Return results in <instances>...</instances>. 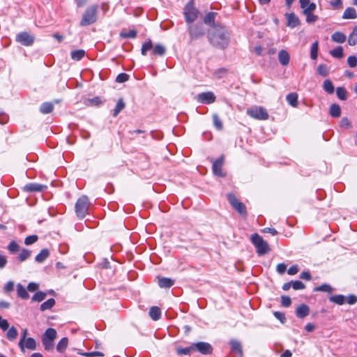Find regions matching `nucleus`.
I'll return each mask as SVG.
<instances>
[{"mask_svg": "<svg viewBox=\"0 0 357 357\" xmlns=\"http://www.w3.org/2000/svg\"><path fill=\"white\" fill-rule=\"evenodd\" d=\"M208 40L214 47L224 50L229 43V33L222 25L208 31Z\"/></svg>", "mask_w": 357, "mask_h": 357, "instance_id": "nucleus-1", "label": "nucleus"}, {"mask_svg": "<svg viewBox=\"0 0 357 357\" xmlns=\"http://www.w3.org/2000/svg\"><path fill=\"white\" fill-rule=\"evenodd\" d=\"M56 331L54 328H48L42 335V344L47 351L54 349V342L56 338Z\"/></svg>", "mask_w": 357, "mask_h": 357, "instance_id": "nucleus-2", "label": "nucleus"}, {"mask_svg": "<svg viewBox=\"0 0 357 357\" xmlns=\"http://www.w3.org/2000/svg\"><path fill=\"white\" fill-rule=\"evenodd\" d=\"M98 9V5H93L89 7L83 14L80 25L82 26H86L93 24L97 20Z\"/></svg>", "mask_w": 357, "mask_h": 357, "instance_id": "nucleus-3", "label": "nucleus"}, {"mask_svg": "<svg viewBox=\"0 0 357 357\" xmlns=\"http://www.w3.org/2000/svg\"><path fill=\"white\" fill-rule=\"evenodd\" d=\"M251 241L257 248V252L259 255H264L270 251L268 244L259 234H252Z\"/></svg>", "mask_w": 357, "mask_h": 357, "instance_id": "nucleus-4", "label": "nucleus"}, {"mask_svg": "<svg viewBox=\"0 0 357 357\" xmlns=\"http://www.w3.org/2000/svg\"><path fill=\"white\" fill-rule=\"evenodd\" d=\"M89 206V199L86 196L83 195L77 199L75 204V212L79 219L84 218L88 213Z\"/></svg>", "mask_w": 357, "mask_h": 357, "instance_id": "nucleus-5", "label": "nucleus"}, {"mask_svg": "<svg viewBox=\"0 0 357 357\" xmlns=\"http://www.w3.org/2000/svg\"><path fill=\"white\" fill-rule=\"evenodd\" d=\"M198 13L199 11L195 7L193 0H191L185 6L184 8L183 14L186 23L188 24L193 23V22L197 19Z\"/></svg>", "mask_w": 357, "mask_h": 357, "instance_id": "nucleus-6", "label": "nucleus"}, {"mask_svg": "<svg viewBox=\"0 0 357 357\" xmlns=\"http://www.w3.org/2000/svg\"><path fill=\"white\" fill-rule=\"evenodd\" d=\"M188 31L191 40L199 39L205 35V29L201 24H188Z\"/></svg>", "mask_w": 357, "mask_h": 357, "instance_id": "nucleus-7", "label": "nucleus"}, {"mask_svg": "<svg viewBox=\"0 0 357 357\" xmlns=\"http://www.w3.org/2000/svg\"><path fill=\"white\" fill-rule=\"evenodd\" d=\"M227 199L231 206L235 209L240 215L245 216L247 215L245 205L240 202L234 194L229 193L227 195Z\"/></svg>", "mask_w": 357, "mask_h": 357, "instance_id": "nucleus-8", "label": "nucleus"}, {"mask_svg": "<svg viewBox=\"0 0 357 357\" xmlns=\"http://www.w3.org/2000/svg\"><path fill=\"white\" fill-rule=\"evenodd\" d=\"M247 114L253 119L257 120H266L268 118V114L266 109L262 107H252L247 110Z\"/></svg>", "mask_w": 357, "mask_h": 357, "instance_id": "nucleus-9", "label": "nucleus"}, {"mask_svg": "<svg viewBox=\"0 0 357 357\" xmlns=\"http://www.w3.org/2000/svg\"><path fill=\"white\" fill-rule=\"evenodd\" d=\"M35 40L34 36L28 32L22 31L17 34L15 40L24 46H31Z\"/></svg>", "mask_w": 357, "mask_h": 357, "instance_id": "nucleus-10", "label": "nucleus"}, {"mask_svg": "<svg viewBox=\"0 0 357 357\" xmlns=\"http://www.w3.org/2000/svg\"><path fill=\"white\" fill-rule=\"evenodd\" d=\"M194 351H197L202 354H211L213 351L212 346L205 342H199L193 344Z\"/></svg>", "mask_w": 357, "mask_h": 357, "instance_id": "nucleus-11", "label": "nucleus"}, {"mask_svg": "<svg viewBox=\"0 0 357 357\" xmlns=\"http://www.w3.org/2000/svg\"><path fill=\"white\" fill-rule=\"evenodd\" d=\"M224 164V156L221 155L219 158L214 160L212 165V170L215 175L224 177L225 174L222 172V166Z\"/></svg>", "mask_w": 357, "mask_h": 357, "instance_id": "nucleus-12", "label": "nucleus"}, {"mask_svg": "<svg viewBox=\"0 0 357 357\" xmlns=\"http://www.w3.org/2000/svg\"><path fill=\"white\" fill-rule=\"evenodd\" d=\"M197 101L204 104H211L215 101V96L213 92L201 93L197 96Z\"/></svg>", "mask_w": 357, "mask_h": 357, "instance_id": "nucleus-13", "label": "nucleus"}, {"mask_svg": "<svg viewBox=\"0 0 357 357\" xmlns=\"http://www.w3.org/2000/svg\"><path fill=\"white\" fill-rule=\"evenodd\" d=\"M316 9V4L312 3V4L305 10H303V14L306 16V22L307 23H313L318 20V16L313 14V12Z\"/></svg>", "mask_w": 357, "mask_h": 357, "instance_id": "nucleus-14", "label": "nucleus"}, {"mask_svg": "<svg viewBox=\"0 0 357 357\" xmlns=\"http://www.w3.org/2000/svg\"><path fill=\"white\" fill-rule=\"evenodd\" d=\"M217 15L218 13L215 12H209L206 13L203 19L204 23L213 29L221 26V24L215 23V17Z\"/></svg>", "mask_w": 357, "mask_h": 357, "instance_id": "nucleus-15", "label": "nucleus"}, {"mask_svg": "<svg viewBox=\"0 0 357 357\" xmlns=\"http://www.w3.org/2000/svg\"><path fill=\"white\" fill-rule=\"evenodd\" d=\"M46 188V185L36 183H28L24 188V190L26 192H42Z\"/></svg>", "mask_w": 357, "mask_h": 357, "instance_id": "nucleus-16", "label": "nucleus"}, {"mask_svg": "<svg viewBox=\"0 0 357 357\" xmlns=\"http://www.w3.org/2000/svg\"><path fill=\"white\" fill-rule=\"evenodd\" d=\"M286 17L288 26L295 28L300 25V20L294 13H287Z\"/></svg>", "mask_w": 357, "mask_h": 357, "instance_id": "nucleus-17", "label": "nucleus"}, {"mask_svg": "<svg viewBox=\"0 0 357 357\" xmlns=\"http://www.w3.org/2000/svg\"><path fill=\"white\" fill-rule=\"evenodd\" d=\"M310 313V307L305 304L300 305L296 310V315L298 318L303 319Z\"/></svg>", "mask_w": 357, "mask_h": 357, "instance_id": "nucleus-18", "label": "nucleus"}, {"mask_svg": "<svg viewBox=\"0 0 357 357\" xmlns=\"http://www.w3.org/2000/svg\"><path fill=\"white\" fill-rule=\"evenodd\" d=\"M229 345H230L231 351L239 355L240 356H243L242 345L239 341H238L236 340H231L229 342Z\"/></svg>", "mask_w": 357, "mask_h": 357, "instance_id": "nucleus-19", "label": "nucleus"}, {"mask_svg": "<svg viewBox=\"0 0 357 357\" xmlns=\"http://www.w3.org/2000/svg\"><path fill=\"white\" fill-rule=\"evenodd\" d=\"M290 56L287 51L282 50L278 53V60L282 66H287L289 63Z\"/></svg>", "mask_w": 357, "mask_h": 357, "instance_id": "nucleus-20", "label": "nucleus"}, {"mask_svg": "<svg viewBox=\"0 0 357 357\" xmlns=\"http://www.w3.org/2000/svg\"><path fill=\"white\" fill-rule=\"evenodd\" d=\"M149 314L153 320L157 321L161 317V310L158 307L153 306L150 308Z\"/></svg>", "mask_w": 357, "mask_h": 357, "instance_id": "nucleus-21", "label": "nucleus"}, {"mask_svg": "<svg viewBox=\"0 0 357 357\" xmlns=\"http://www.w3.org/2000/svg\"><path fill=\"white\" fill-rule=\"evenodd\" d=\"M50 255V251L47 248L43 249L36 256L35 260L38 263H43Z\"/></svg>", "mask_w": 357, "mask_h": 357, "instance_id": "nucleus-22", "label": "nucleus"}, {"mask_svg": "<svg viewBox=\"0 0 357 357\" xmlns=\"http://www.w3.org/2000/svg\"><path fill=\"white\" fill-rule=\"evenodd\" d=\"M329 114L333 117H340L341 115V108L338 104L333 103L331 105Z\"/></svg>", "mask_w": 357, "mask_h": 357, "instance_id": "nucleus-23", "label": "nucleus"}, {"mask_svg": "<svg viewBox=\"0 0 357 357\" xmlns=\"http://www.w3.org/2000/svg\"><path fill=\"white\" fill-rule=\"evenodd\" d=\"M357 17V14L355 8L352 7L347 8L343 13L342 18L343 19H356Z\"/></svg>", "mask_w": 357, "mask_h": 357, "instance_id": "nucleus-24", "label": "nucleus"}, {"mask_svg": "<svg viewBox=\"0 0 357 357\" xmlns=\"http://www.w3.org/2000/svg\"><path fill=\"white\" fill-rule=\"evenodd\" d=\"M346 39H347L346 36L343 33L340 32V31H336L331 36V40L333 42L338 43H344L346 41Z\"/></svg>", "mask_w": 357, "mask_h": 357, "instance_id": "nucleus-25", "label": "nucleus"}, {"mask_svg": "<svg viewBox=\"0 0 357 357\" xmlns=\"http://www.w3.org/2000/svg\"><path fill=\"white\" fill-rule=\"evenodd\" d=\"M174 281L168 278H162L158 280V285L161 288H169L173 286Z\"/></svg>", "mask_w": 357, "mask_h": 357, "instance_id": "nucleus-26", "label": "nucleus"}, {"mask_svg": "<svg viewBox=\"0 0 357 357\" xmlns=\"http://www.w3.org/2000/svg\"><path fill=\"white\" fill-rule=\"evenodd\" d=\"M126 103L122 98H119L114 109L113 116L116 117L125 108Z\"/></svg>", "mask_w": 357, "mask_h": 357, "instance_id": "nucleus-27", "label": "nucleus"}, {"mask_svg": "<svg viewBox=\"0 0 357 357\" xmlns=\"http://www.w3.org/2000/svg\"><path fill=\"white\" fill-rule=\"evenodd\" d=\"M24 349H27L31 351L36 350L37 348L36 341L33 337H28L24 340Z\"/></svg>", "mask_w": 357, "mask_h": 357, "instance_id": "nucleus-28", "label": "nucleus"}, {"mask_svg": "<svg viewBox=\"0 0 357 357\" xmlns=\"http://www.w3.org/2000/svg\"><path fill=\"white\" fill-rule=\"evenodd\" d=\"M54 105L52 102H46L43 103L40 107V112L42 114H50L53 111Z\"/></svg>", "mask_w": 357, "mask_h": 357, "instance_id": "nucleus-29", "label": "nucleus"}, {"mask_svg": "<svg viewBox=\"0 0 357 357\" xmlns=\"http://www.w3.org/2000/svg\"><path fill=\"white\" fill-rule=\"evenodd\" d=\"M17 296L22 299H27L29 297L28 292L20 283L17 284Z\"/></svg>", "mask_w": 357, "mask_h": 357, "instance_id": "nucleus-30", "label": "nucleus"}, {"mask_svg": "<svg viewBox=\"0 0 357 357\" xmlns=\"http://www.w3.org/2000/svg\"><path fill=\"white\" fill-rule=\"evenodd\" d=\"M323 89L329 94H333L335 87L333 82L330 79H325L323 83Z\"/></svg>", "mask_w": 357, "mask_h": 357, "instance_id": "nucleus-31", "label": "nucleus"}, {"mask_svg": "<svg viewBox=\"0 0 357 357\" xmlns=\"http://www.w3.org/2000/svg\"><path fill=\"white\" fill-rule=\"evenodd\" d=\"M287 101L292 107H296L298 105V95L296 93H290L286 97Z\"/></svg>", "mask_w": 357, "mask_h": 357, "instance_id": "nucleus-32", "label": "nucleus"}, {"mask_svg": "<svg viewBox=\"0 0 357 357\" xmlns=\"http://www.w3.org/2000/svg\"><path fill=\"white\" fill-rule=\"evenodd\" d=\"M165 52H166V48L164 45H162L161 44H156L153 47L152 53L154 55L163 56L165 54Z\"/></svg>", "mask_w": 357, "mask_h": 357, "instance_id": "nucleus-33", "label": "nucleus"}, {"mask_svg": "<svg viewBox=\"0 0 357 357\" xmlns=\"http://www.w3.org/2000/svg\"><path fill=\"white\" fill-rule=\"evenodd\" d=\"M71 58L75 61H79L85 56V51L84 50H77L72 51Z\"/></svg>", "mask_w": 357, "mask_h": 357, "instance_id": "nucleus-34", "label": "nucleus"}, {"mask_svg": "<svg viewBox=\"0 0 357 357\" xmlns=\"http://www.w3.org/2000/svg\"><path fill=\"white\" fill-rule=\"evenodd\" d=\"M55 305V300L54 298H49L40 305V310L41 311H45L51 309Z\"/></svg>", "mask_w": 357, "mask_h": 357, "instance_id": "nucleus-35", "label": "nucleus"}, {"mask_svg": "<svg viewBox=\"0 0 357 357\" xmlns=\"http://www.w3.org/2000/svg\"><path fill=\"white\" fill-rule=\"evenodd\" d=\"M68 344V339L67 337H63L57 344L56 350L60 353L63 352L67 348Z\"/></svg>", "mask_w": 357, "mask_h": 357, "instance_id": "nucleus-36", "label": "nucleus"}, {"mask_svg": "<svg viewBox=\"0 0 357 357\" xmlns=\"http://www.w3.org/2000/svg\"><path fill=\"white\" fill-rule=\"evenodd\" d=\"M329 301L337 305H343L345 303V296L341 294L332 296Z\"/></svg>", "mask_w": 357, "mask_h": 357, "instance_id": "nucleus-37", "label": "nucleus"}, {"mask_svg": "<svg viewBox=\"0 0 357 357\" xmlns=\"http://www.w3.org/2000/svg\"><path fill=\"white\" fill-rule=\"evenodd\" d=\"M319 43L317 40L314 42L310 48V58L313 60L317 59L318 55Z\"/></svg>", "mask_w": 357, "mask_h": 357, "instance_id": "nucleus-38", "label": "nucleus"}, {"mask_svg": "<svg viewBox=\"0 0 357 357\" xmlns=\"http://www.w3.org/2000/svg\"><path fill=\"white\" fill-rule=\"evenodd\" d=\"M330 54L335 58H342L344 56L343 48L341 46H338L336 48L331 50Z\"/></svg>", "mask_w": 357, "mask_h": 357, "instance_id": "nucleus-39", "label": "nucleus"}, {"mask_svg": "<svg viewBox=\"0 0 357 357\" xmlns=\"http://www.w3.org/2000/svg\"><path fill=\"white\" fill-rule=\"evenodd\" d=\"M349 45L354 46L357 44V26H356L353 31L350 33L348 39Z\"/></svg>", "mask_w": 357, "mask_h": 357, "instance_id": "nucleus-40", "label": "nucleus"}, {"mask_svg": "<svg viewBox=\"0 0 357 357\" xmlns=\"http://www.w3.org/2000/svg\"><path fill=\"white\" fill-rule=\"evenodd\" d=\"M336 94L341 100H345L347 98V90L342 86H339L336 89Z\"/></svg>", "mask_w": 357, "mask_h": 357, "instance_id": "nucleus-41", "label": "nucleus"}, {"mask_svg": "<svg viewBox=\"0 0 357 357\" xmlns=\"http://www.w3.org/2000/svg\"><path fill=\"white\" fill-rule=\"evenodd\" d=\"M17 335H18L17 330L14 326H12L8 328V331L6 333V337L9 340L13 341L17 338Z\"/></svg>", "mask_w": 357, "mask_h": 357, "instance_id": "nucleus-42", "label": "nucleus"}, {"mask_svg": "<svg viewBox=\"0 0 357 357\" xmlns=\"http://www.w3.org/2000/svg\"><path fill=\"white\" fill-rule=\"evenodd\" d=\"M151 49H153V44L152 41L149 39L142 44L141 53L143 56H146L147 51L151 50Z\"/></svg>", "mask_w": 357, "mask_h": 357, "instance_id": "nucleus-43", "label": "nucleus"}, {"mask_svg": "<svg viewBox=\"0 0 357 357\" xmlns=\"http://www.w3.org/2000/svg\"><path fill=\"white\" fill-rule=\"evenodd\" d=\"M317 73L321 77H326L329 74V70L326 65L319 64L317 67Z\"/></svg>", "mask_w": 357, "mask_h": 357, "instance_id": "nucleus-44", "label": "nucleus"}, {"mask_svg": "<svg viewBox=\"0 0 357 357\" xmlns=\"http://www.w3.org/2000/svg\"><path fill=\"white\" fill-rule=\"evenodd\" d=\"M27 334H28V330L26 328H25L22 335H21V338L18 342V346L21 350L22 352H24V340H26L28 337H26L27 336Z\"/></svg>", "mask_w": 357, "mask_h": 357, "instance_id": "nucleus-45", "label": "nucleus"}, {"mask_svg": "<svg viewBox=\"0 0 357 357\" xmlns=\"http://www.w3.org/2000/svg\"><path fill=\"white\" fill-rule=\"evenodd\" d=\"M314 291L331 293L333 291V288L331 285H329L328 284H322L321 285L315 287L314 289Z\"/></svg>", "mask_w": 357, "mask_h": 357, "instance_id": "nucleus-46", "label": "nucleus"}, {"mask_svg": "<svg viewBox=\"0 0 357 357\" xmlns=\"http://www.w3.org/2000/svg\"><path fill=\"white\" fill-rule=\"evenodd\" d=\"M120 36L123 38H135L137 37V31L134 29L130 30L128 32L121 31Z\"/></svg>", "mask_w": 357, "mask_h": 357, "instance_id": "nucleus-47", "label": "nucleus"}, {"mask_svg": "<svg viewBox=\"0 0 357 357\" xmlns=\"http://www.w3.org/2000/svg\"><path fill=\"white\" fill-rule=\"evenodd\" d=\"M192 351H194L193 344L188 347L177 349V354L179 355H189Z\"/></svg>", "mask_w": 357, "mask_h": 357, "instance_id": "nucleus-48", "label": "nucleus"}, {"mask_svg": "<svg viewBox=\"0 0 357 357\" xmlns=\"http://www.w3.org/2000/svg\"><path fill=\"white\" fill-rule=\"evenodd\" d=\"M31 252L27 249L22 250L21 252L18 255V259L20 261L26 260L31 256Z\"/></svg>", "mask_w": 357, "mask_h": 357, "instance_id": "nucleus-49", "label": "nucleus"}, {"mask_svg": "<svg viewBox=\"0 0 357 357\" xmlns=\"http://www.w3.org/2000/svg\"><path fill=\"white\" fill-rule=\"evenodd\" d=\"M47 296V294L43 291H37L32 297L33 301L41 302Z\"/></svg>", "mask_w": 357, "mask_h": 357, "instance_id": "nucleus-50", "label": "nucleus"}, {"mask_svg": "<svg viewBox=\"0 0 357 357\" xmlns=\"http://www.w3.org/2000/svg\"><path fill=\"white\" fill-rule=\"evenodd\" d=\"M213 122L214 126L218 130H221L222 129V123L217 114H214L213 115Z\"/></svg>", "mask_w": 357, "mask_h": 357, "instance_id": "nucleus-51", "label": "nucleus"}, {"mask_svg": "<svg viewBox=\"0 0 357 357\" xmlns=\"http://www.w3.org/2000/svg\"><path fill=\"white\" fill-rule=\"evenodd\" d=\"M78 354L86 357H95V356H104L103 353L100 351H92V352H81L78 351Z\"/></svg>", "mask_w": 357, "mask_h": 357, "instance_id": "nucleus-52", "label": "nucleus"}, {"mask_svg": "<svg viewBox=\"0 0 357 357\" xmlns=\"http://www.w3.org/2000/svg\"><path fill=\"white\" fill-rule=\"evenodd\" d=\"M102 101L99 97H95L87 100V105L90 106H99Z\"/></svg>", "mask_w": 357, "mask_h": 357, "instance_id": "nucleus-53", "label": "nucleus"}, {"mask_svg": "<svg viewBox=\"0 0 357 357\" xmlns=\"http://www.w3.org/2000/svg\"><path fill=\"white\" fill-rule=\"evenodd\" d=\"M291 287L294 290H300L305 288V285L299 280L291 281Z\"/></svg>", "mask_w": 357, "mask_h": 357, "instance_id": "nucleus-54", "label": "nucleus"}, {"mask_svg": "<svg viewBox=\"0 0 357 357\" xmlns=\"http://www.w3.org/2000/svg\"><path fill=\"white\" fill-rule=\"evenodd\" d=\"M129 75L126 73H120L116 76V82L119 83H123L128 81Z\"/></svg>", "mask_w": 357, "mask_h": 357, "instance_id": "nucleus-55", "label": "nucleus"}, {"mask_svg": "<svg viewBox=\"0 0 357 357\" xmlns=\"http://www.w3.org/2000/svg\"><path fill=\"white\" fill-rule=\"evenodd\" d=\"M38 237L37 235H31L27 236L24 240V243L26 245H31L37 241Z\"/></svg>", "mask_w": 357, "mask_h": 357, "instance_id": "nucleus-56", "label": "nucleus"}, {"mask_svg": "<svg viewBox=\"0 0 357 357\" xmlns=\"http://www.w3.org/2000/svg\"><path fill=\"white\" fill-rule=\"evenodd\" d=\"M281 303H282V306L287 307L291 305V300L289 296H281Z\"/></svg>", "mask_w": 357, "mask_h": 357, "instance_id": "nucleus-57", "label": "nucleus"}, {"mask_svg": "<svg viewBox=\"0 0 357 357\" xmlns=\"http://www.w3.org/2000/svg\"><path fill=\"white\" fill-rule=\"evenodd\" d=\"M347 63L349 67L355 68L357 66V57L356 56H349L347 59Z\"/></svg>", "mask_w": 357, "mask_h": 357, "instance_id": "nucleus-58", "label": "nucleus"}, {"mask_svg": "<svg viewBox=\"0 0 357 357\" xmlns=\"http://www.w3.org/2000/svg\"><path fill=\"white\" fill-rule=\"evenodd\" d=\"M340 125L342 128H346V129L349 128L351 127V123L347 117H343L341 119V121L340 122Z\"/></svg>", "mask_w": 357, "mask_h": 357, "instance_id": "nucleus-59", "label": "nucleus"}, {"mask_svg": "<svg viewBox=\"0 0 357 357\" xmlns=\"http://www.w3.org/2000/svg\"><path fill=\"white\" fill-rule=\"evenodd\" d=\"M20 246L15 241H12L8 246V249L12 253L17 252L19 250Z\"/></svg>", "mask_w": 357, "mask_h": 357, "instance_id": "nucleus-60", "label": "nucleus"}, {"mask_svg": "<svg viewBox=\"0 0 357 357\" xmlns=\"http://www.w3.org/2000/svg\"><path fill=\"white\" fill-rule=\"evenodd\" d=\"M345 302L349 305H354L357 302V297L355 295L350 294L345 298Z\"/></svg>", "mask_w": 357, "mask_h": 357, "instance_id": "nucleus-61", "label": "nucleus"}, {"mask_svg": "<svg viewBox=\"0 0 357 357\" xmlns=\"http://www.w3.org/2000/svg\"><path fill=\"white\" fill-rule=\"evenodd\" d=\"M0 328L3 331H6L9 328V323L6 319H2L0 316Z\"/></svg>", "mask_w": 357, "mask_h": 357, "instance_id": "nucleus-62", "label": "nucleus"}, {"mask_svg": "<svg viewBox=\"0 0 357 357\" xmlns=\"http://www.w3.org/2000/svg\"><path fill=\"white\" fill-rule=\"evenodd\" d=\"M300 6L303 9V10H305L307 9L312 2H310V0H299Z\"/></svg>", "mask_w": 357, "mask_h": 357, "instance_id": "nucleus-63", "label": "nucleus"}, {"mask_svg": "<svg viewBox=\"0 0 357 357\" xmlns=\"http://www.w3.org/2000/svg\"><path fill=\"white\" fill-rule=\"evenodd\" d=\"M274 316L275 317V318L279 319L281 321V323H282V324L284 323L285 321H286L285 314L283 312H274Z\"/></svg>", "mask_w": 357, "mask_h": 357, "instance_id": "nucleus-64", "label": "nucleus"}]
</instances>
